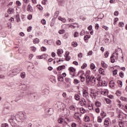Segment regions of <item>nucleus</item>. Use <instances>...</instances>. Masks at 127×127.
I'll use <instances>...</instances> for the list:
<instances>
[{
  "label": "nucleus",
  "instance_id": "f257e3e1",
  "mask_svg": "<svg viewBox=\"0 0 127 127\" xmlns=\"http://www.w3.org/2000/svg\"><path fill=\"white\" fill-rule=\"evenodd\" d=\"M118 55H119V53H117V50L116 51V53H113L111 56V63H115L116 62L115 59H118Z\"/></svg>",
  "mask_w": 127,
  "mask_h": 127
},
{
  "label": "nucleus",
  "instance_id": "f03ea898",
  "mask_svg": "<svg viewBox=\"0 0 127 127\" xmlns=\"http://www.w3.org/2000/svg\"><path fill=\"white\" fill-rule=\"evenodd\" d=\"M30 96H31V97L32 98V99H39V97H38V96L37 95V94L36 93H29V92H27V94H25V95H29ZM25 94H22V96H24Z\"/></svg>",
  "mask_w": 127,
  "mask_h": 127
},
{
  "label": "nucleus",
  "instance_id": "7ed1b4c3",
  "mask_svg": "<svg viewBox=\"0 0 127 127\" xmlns=\"http://www.w3.org/2000/svg\"><path fill=\"white\" fill-rule=\"evenodd\" d=\"M68 70L70 72V75L72 76V77L75 76L76 69H75V68H74L73 67L71 66L68 68Z\"/></svg>",
  "mask_w": 127,
  "mask_h": 127
},
{
  "label": "nucleus",
  "instance_id": "20e7f679",
  "mask_svg": "<svg viewBox=\"0 0 127 127\" xmlns=\"http://www.w3.org/2000/svg\"><path fill=\"white\" fill-rule=\"evenodd\" d=\"M20 71H21V68H17L13 69L11 72L12 73V75L15 76V75H17L18 73H20Z\"/></svg>",
  "mask_w": 127,
  "mask_h": 127
},
{
  "label": "nucleus",
  "instance_id": "39448f33",
  "mask_svg": "<svg viewBox=\"0 0 127 127\" xmlns=\"http://www.w3.org/2000/svg\"><path fill=\"white\" fill-rule=\"evenodd\" d=\"M86 80L87 84H89L90 82H91V83H94V82H93V79H92V78H91L90 75H86Z\"/></svg>",
  "mask_w": 127,
  "mask_h": 127
},
{
  "label": "nucleus",
  "instance_id": "423d86ee",
  "mask_svg": "<svg viewBox=\"0 0 127 127\" xmlns=\"http://www.w3.org/2000/svg\"><path fill=\"white\" fill-rule=\"evenodd\" d=\"M59 109H60L62 111H64V109H65V104H64V103L60 102V103H59Z\"/></svg>",
  "mask_w": 127,
  "mask_h": 127
},
{
  "label": "nucleus",
  "instance_id": "0eeeda50",
  "mask_svg": "<svg viewBox=\"0 0 127 127\" xmlns=\"http://www.w3.org/2000/svg\"><path fill=\"white\" fill-rule=\"evenodd\" d=\"M74 118L75 120L81 121V118H80V116H79V113H75L74 115Z\"/></svg>",
  "mask_w": 127,
  "mask_h": 127
},
{
  "label": "nucleus",
  "instance_id": "6e6552de",
  "mask_svg": "<svg viewBox=\"0 0 127 127\" xmlns=\"http://www.w3.org/2000/svg\"><path fill=\"white\" fill-rule=\"evenodd\" d=\"M65 65H60L58 66L57 69L58 71H61V70H63V69H65Z\"/></svg>",
  "mask_w": 127,
  "mask_h": 127
},
{
  "label": "nucleus",
  "instance_id": "1a4fd4ad",
  "mask_svg": "<svg viewBox=\"0 0 127 127\" xmlns=\"http://www.w3.org/2000/svg\"><path fill=\"white\" fill-rule=\"evenodd\" d=\"M54 110L52 108H50L48 111V113L50 116H51V115H53L54 113Z\"/></svg>",
  "mask_w": 127,
  "mask_h": 127
},
{
  "label": "nucleus",
  "instance_id": "9d476101",
  "mask_svg": "<svg viewBox=\"0 0 127 127\" xmlns=\"http://www.w3.org/2000/svg\"><path fill=\"white\" fill-rule=\"evenodd\" d=\"M57 1L58 2V3L59 5H61V6H63V4L64 3V0H57Z\"/></svg>",
  "mask_w": 127,
  "mask_h": 127
},
{
  "label": "nucleus",
  "instance_id": "9b49d317",
  "mask_svg": "<svg viewBox=\"0 0 127 127\" xmlns=\"http://www.w3.org/2000/svg\"><path fill=\"white\" fill-rule=\"evenodd\" d=\"M42 93H43V95H47L49 93V90L46 89H44L42 90Z\"/></svg>",
  "mask_w": 127,
  "mask_h": 127
},
{
  "label": "nucleus",
  "instance_id": "f8f14e48",
  "mask_svg": "<svg viewBox=\"0 0 127 127\" xmlns=\"http://www.w3.org/2000/svg\"><path fill=\"white\" fill-rule=\"evenodd\" d=\"M101 64L103 68H108V64H105L104 61L101 62Z\"/></svg>",
  "mask_w": 127,
  "mask_h": 127
},
{
  "label": "nucleus",
  "instance_id": "ddd939ff",
  "mask_svg": "<svg viewBox=\"0 0 127 127\" xmlns=\"http://www.w3.org/2000/svg\"><path fill=\"white\" fill-rule=\"evenodd\" d=\"M117 83L118 84L119 87H120V88H122V87H123V82L122 81V80H118Z\"/></svg>",
  "mask_w": 127,
  "mask_h": 127
},
{
  "label": "nucleus",
  "instance_id": "4468645a",
  "mask_svg": "<svg viewBox=\"0 0 127 127\" xmlns=\"http://www.w3.org/2000/svg\"><path fill=\"white\" fill-rule=\"evenodd\" d=\"M15 18L17 20V22H19V21H20V17L19 14H17V15H16Z\"/></svg>",
  "mask_w": 127,
  "mask_h": 127
},
{
  "label": "nucleus",
  "instance_id": "2eb2a0df",
  "mask_svg": "<svg viewBox=\"0 0 127 127\" xmlns=\"http://www.w3.org/2000/svg\"><path fill=\"white\" fill-rule=\"evenodd\" d=\"M62 53H63V50L60 49L58 50L57 54L59 56H60Z\"/></svg>",
  "mask_w": 127,
  "mask_h": 127
},
{
  "label": "nucleus",
  "instance_id": "dca6fc26",
  "mask_svg": "<svg viewBox=\"0 0 127 127\" xmlns=\"http://www.w3.org/2000/svg\"><path fill=\"white\" fill-rule=\"evenodd\" d=\"M99 72L100 73V74L104 75V73H105V70H104V69L100 68L99 69Z\"/></svg>",
  "mask_w": 127,
  "mask_h": 127
},
{
  "label": "nucleus",
  "instance_id": "f3484780",
  "mask_svg": "<svg viewBox=\"0 0 127 127\" xmlns=\"http://www.w3.org/2000/svg\"><path fill=\"white\" fill-rule=\"evenodd\" d=\"M43 56H47V54H44L42 56H37V59H43Z\"/></svg>",
  "mask_w": 127,
  "mask_h": 127
},
{
  "label": "nucleus",
  "instance_id": "a211bd4d",
  "mask_svg": "<svg viewBox=\"0 0 127 127\" xmlns=\"http://www.w3.org/2000/svg\"><path fill=\"white\" fill-rule=\"evenodd\" d=\"M83 96L85 98H87V96H88V92H87V90H84L83 92Z\"/></svg>",
  "mask_w": 127,
  "mask_h": 127
},
{
  "label": "nucleus",
  "instance_id": "6ab92c4d",
  "mask_svg": "<svg viewBox=\"0 0 127 127\" xmlns=\"http://www.w3.org/2000/svg\"><path fill=\"white\" fill-rule=\"evenodd\" d=\"M12 11H13V8H9L7 9V12L9 14H11V13H12Z\"/></svg>",
  "mask_w": 127,
  "mask_h": 127
},
{
  "label": "nucleus",
  "instance_id": "aec40b11",
  "mask_svg": "<svg viewBox=\"0 0 127 127\" xmlns=\"http://www.w3.org/2000/svg\"><path fill=\"white\" fill-rule=\"evenodd\" d=\"M65 81H66L67 83H69L70 84H71V81H72V80L68 77H65Z\"/></svg>",
  "mask_w": 127,
  "mask_h": 127
},
{
  "label": "nucleus",
  "instance_id": "412c9836",
  "mask_svg": "<svg viewBox=\"0 0 127 127\" xmlns=\"http://www.w3.org/2000/svg\"><path fill=\"white\" fill-rule=\"evenodd\" d=\"M90 37H91V36H89L88 35L84 36V41H86V40H88V39H89V38H90Z\"/></svg>",
  "mask_w": 127,
  "mask_h": 127
},
{
  "label": "nucleus",
  "instance_id": "4be33fe9",
  "mask_svg": "<svg viewBox=\"0 0 127 127\" xmlns=\"http://www.w3.org/2000/svg\"><path fill=\"white\" fill-rule=\"evenodd\" d=\"M85 122L86 123H88V122H90V117L88 116H86L85 117Z\"/></svg>",
  "mask_w": 127,
  "mask_h": 127
},
{
  "label": "nucleus",
  "instance_id": "5701e85b",
  "mask_svg": "<svg viewBox=\"0 0 127 127\" xmlns=\"http://www.w3.org/2000/svg\"><path fill=\"white\" fill-rule=\"evenodd\" d=\"M59 20H61L63 22H66V19H65V18H62L61 17H59Z\"/></svg>",
  "mask_w": 127,
  "mask_h": 127
},
{
  "label": "nucleus",
  "instance_id": "b1692460",
  "mask_svg": "<svg viewBox=\"0 0 127 127\" xmlns=\"http://www.w3.org/2000/svg\"><path fill=\"white\" fill-rule=\"evenodd\" d=\"M58 80L60 82H63V81H64V77H63V76H60L58 77Z\"/></svg>",
  "mask_w": 127,
  "mask_h": 127
},
{
  "label": "nucleus",
  "instance_id": "393cba45",
  "mask_svg": "<svg viewBox=\"0 0 127 127\" xmlns=\"http://www.w3.org/2000/svg\"><path fill=\"white\" fill-rule=\"evenodd\" d=\"M72 46H73V47H77L78 46V43H76V42H73L71 43Z\"/></svg>",
  "mask_w": 127,
  "mask_h": 127
},
{
  "label": "nucleus",
  "instance_id": "a878e982",
  "mask_svg": "<svg viewBox=\"0 0 127 127\" xmlns=\"http://www.w3.org/2000/svg\"><path fill=\"white\" fill-rule=\"evenodd\" d=\"M109 54H110V53L109 52V51L105 52L104 53V56L105 58H108V57H109Z\"/></svg>",
  "mask_w": 127,
  "mask_h": 127
},
{
  "label": "nucleus",
  "instance_id": "bb28decb",
  "mask_svg": "<svg viewBox=\"0 0 127 127\" xmlns=\"http://www.w3.org/2000/svg\"><path fill=\"white\" fill-rule=\"evenodd\" d=\"M80 113L81 114H85L86 113V110L84 109V108L82 107L80 108Z\"/></svg>",
  "mask_w": 127,
  "mask_h": 127
},
{
  "label": "nucleus",
  "instance_id": "cd10ccee",
  "mask_svg": "<svg viewBox=\"0 0 127 127\" xmlns=\"http://www.w3.org/2000/svg\"><path fill=\"white\" fill-rule=\"evenodd\" d=\"M90 66L91 70H94L95 69V68H96V66H95V64H91L90 65Z\"/></svg>",
  "mask_w": 127,
  "mask_h": 127
},
{
  "label": "nucleus",
  "instance_id": "c85d7f7f",
  "mask_svg": "<svg viewBox=\"0 0 127 127\" xmlns=\"http://www.w3.org/2000/svg\"><path fill=\"white\" fill-rule=\"evenodd\" d=\"M109 121H108L107 120H105L104 121V125L106 126V127H109Z\"/></svg>",
  "mask_w": 127,
  "mask_h": 127
},
{
  "label": "nucleus",
  "instance_id": "c756f323",
  "mask_svg": "<svg viewBox=\"0 0 127 127\" xmlns=\"http://www.w3.org/2000/svg\"><path fill=\"white\" fill-rule=\"evenodd\" d=\"M21 78L22 79H24L25 78V72H21L20 73Z\"/></svg>",
  "mask_w": 127,
  "mask_h": 127
},
{
  "label": "nucleus",
  "instance_id": "7c9ffc66",
  "mask_svg": "<svg viewBox=\"0 0 127 127\" xmlns=\"http://www.w3.org/2000/svg\"><path fill=\"white\" fill-rule=\"evenodd\" d=\"M73 83L75 85H77V84H79L80 83V80H78L77 79H74Z\"/></svg>",
  "mask_w": 127,
  "mask_h": 127
},
{
  "label": "nucleus",
  "instance_id": "2f4dec72",
  "mask_svg": "<svg viewBox=\"0 0 127 127\" xmlns=\"http://www.w3.org/2000/svg\"><path fill=\"white\" fill-rule=\"evenodd\" d=\"M95 106L96 107H97V108H99V107H101V103L99 101H96L95 103Z\"/></svg>",
  "mask_w": 127,
  "mask_h": 127
},
{
  "label": "nucleus",
  "instance_id": "473e14b6",
  "mask_svg": "<svg viewBox=\"0 0 127 127\" xmlns=\"http://www.w3.org/2000/svg\"><path fill=\"white\" fill-rule=\"evenodd\" d=\"M74 98H75V99L76 101H79V100H80V96H79V95H78V94H76V95L74 96Z\"/></svg>",
  "mask_w": 127,
  "mask_h": 127
},
{
  "label": "nucleus",
  "instance_id": "72a5a7b5",
  "mask_svg": "<svg viewBox=\"0 0 127 127\" xmlns=\"http://www.w3.org/2000/svg\"><path fill=\"white\" fill-rule=\"evenodd\" d=\"M119 26L120 27H124V26H125V23L123 22H120L119 23Z\"/></svg>",
  "mask_w": 127,
  "mask_h": 127
},
{
  "label": "nucleus",
  "instance_id": "f704fd0d",
  "mask_svg": "<svg viewBox=\"0 0 127 127\" xmlns=\"http://www.w3.org/2000/svg\"><path fill=\"white\" fill-rule=\"evenodd\" d=\"M59 34H63L64 33H65V30H64V29L60 30L59 31Z\"/></svg>",
  "mask_w": 127,
  "mask_h": 127
},
{
  "label": "nucleus",
  "instance_id": "c9c22d12",
  "mask_svg": "<svg viewBox=\"0 0 127 127\" xmlns=\"http://www.w3.org/2000/svg\"><path fill=\"white\" fill-rule=\"evenodd\" d=\"M20 117L21 119H25L24 114H23V113H22V112L20 113Z\"/></svg>",
  "mask_w": 127,
  "mask_h": 127
},
{
  "label": "nucleus",
  "instance_id": "e433bc0d",
  "mask_svg": "<svg viewBox=\"0 0 127 127\" xmlns=\"http://www.w3.org/2000/svg\"><path fill=\"white\" fill-rule=\"evenodd\" d=\"M31 8H32V7L30 5H28L27 6V11H32Z\"/></svg>",
  "mask_w": 127,
  "mask_h": 127
},
{
  "label": "nucleus",
  "instance_id": "4c0bfd02",
  "mask_svg": "<svg viewBox=\"0 0 127 127\" xmlns=\"http://www.w3.org/2000/svg\"><path fill=\"white\" fill-rule=\"evenodd\" d=\"M64 57L65 58V61H70V60L71 59V57H69V56H65Z\"/></svg>",
  "mask_w": 127,
  "mask_h": 127
},
{
  "label": "nucleus",
  "instance_id": "58836bf2",
  "mask_svg": "<svg viewBox=\"0 0 127 127\" xmlns=\"http://www.w3.org/2000/svg\"><path fill=\"white\" fill-rule=\"evenodd\" d=\"M41 22L43 25H45V24H46V20H45L44 19H42Z\"/></svg>",
  "mask_w": 127,
  "mask_h": 127
},
{
  "label": "nucleus",
  "instance_id": "ea45409f",
  "mask_svg": "<svg viewBox=\"0 0 127 127\" xmlns=\"http://www.w3.org/2000/svg\"><path fill=\"white\" fill-rule=\"evenodd\" d=\"M33 43H39V39H38V38H35L33 40Z\"/></svg>",
  "mask_w": 127,
  "mask_h": 127
},
{
  "label": "nucleus",
  "instance_id": "a19ab883",
  "mask_svg": "<svg viewBox=\"0 0 127 127\" xmlns=\"http://www.w3.org/2000/svg\"><path fill=\"white\" fill-rule=\"evenodd\" d=\"M16 4L18 6H20L21 5V2H20V1H19V0H17L16 1Z\"/></svg>",
  "mask_w": 127,
  "mask_h": 127
},
{
  "label": "nucleus",
  "instance_id": "79ce46f5",
  "mask_svg": "<svg viewBox=\"0 0 127 127\" xmlns=\"http://www.w3.org/2000/svg\"><path fill=\"white\" fill-rule=\"evenodd\" d=\"M32 30V26H29L27 29V31L28 32H30Z\"/></svg>",
  "mask_w": 127,
  "mask_h": 127
},
{
  "label": "nucleus",
  "instance_id": "37998d69",
  "mask_svg": "<svg viewBox=\"0 0 127 127\" xmlns=\"http://www.w3.org/2000/svg\"><path fill=\"white\" fill-rule=\"evenodd\" d=\"M118 74V70L117 69H115L113 71V74L114 76L117 75Z\"/></svg>",
  "mask_w": 127,
  "mask_h": 127
},
{
  "label": "nucleus",
  "instance_id": "c03bdc74",
  "mask_svg": "<svg viewBox=\"0 0 127 127\" xmlns=\"http://www.w3.org/2000/svg\"><path fill=\"white\" fill-rule=\"evenodd\" d=\"M101 116H102V117H107V114H106V113H105V112L102 111V112H101L100 113Z\"/></svg>",
  "mask_w": 127,
  "mask_h": 127
},
{
  "label": "nucleus",
  "instance_id": "a18cd8bd",
  "mask_svg": "<svg viewBox=\"0 0 127 127\" xmlns=\"http://www.w3.org/2000/svg\"><path fill=\"white\" fill-rule=\"evenodd\" d=\"M119 76L120 77H121V78H124V72L123 71H121L119 73Z\"/></svg>",
  "mask_w": 127,
  "mask_h": 127
},
{
  "label": "nucleus",
  "instance_id": "49530a36",
  "mask_svg": "<svg viewBox=\"0 0 127 127\" xmlns=\"http://www.w3.org/2000/svg\"><path fill=\"white\" fill-rule=\"evenodd\" d=\"M80 78L81 79V82L83 83V82H85V77L82 76V75L80 76Z\"/></svg>",
  "mask_w": 127,
  "mask_h": 127
},
{
  "label": "nucleus",
  "instance_id": "de8ad7c7",
  "mask_svg": "<svg viewBox=\"0 0 127 127\" xmlns=\"http://www.w3.org/2000/svg\"><path fill=\"white\" fill-rule=\"evenodd\" d=\"M119 126L120 127H124V122H119Z\"/></svg>",
  "mask_w": 127,
  "mask_h": 127
},
{
  "label": "nucleus",
  "instance_id": "09e8293b",
  "mask_svg": "<svg viewBox=\"0 0 127 127\" xmlns=\"http://www.w3.org/2000/svg\"><path fill=\"white\" fill-rule=\"evenodd\" d=\"M120 99L122 101H124V102H127V99L126 97H121Z\"/></svg>",
  "mask_w": 127,
  "mask_h": 127
},
{
  "label": "nucleus",
  "instance_id": "8fccbe9b",
  "mask_svg": "<svg viewBox=\"0 0 127 127\" xmlns=\"http://www.w3.org/2000/svg\"><path fill=\"white\" fill-rule=\"evenodd\" d=\"M87 67V64L84 63L82 64V66H81V69H85Z\"/></svg>",
  "mask_w": 127,
  "mask_h": 127
},
{
  "label": "nucleus",
  "instance_id": "3c124183",
  "mask_svg": "<svg viewBox=\"0 0 127 127\" xmlns=\"http://www.w3.org/2000/svg\"><path fill=\"white\" fill-rule=\"evenodd\" d=\"M101 84L102 86H107L108 85V83H107L105 81H102Z\"/></svg>",
  "mask_w": 127,
  "mask_h": 127
},
{
  "label": "nucleus",
  "instance_id": "603ef678",
  "mask_svg": "<svg viewBox=\"0 0 127 127\" xmlns=\"http://www.w3.org/2000/svg\"><path fill=\"white\" fill-rule=\"evenodd\" d=\"M103 122V120H102V118H101V117L98 116V123H102Z\"/></svg>",
  "mask_w": 127,
  "mask_h": 127
},
{
  "label": "nucleus",
  "instance_id": "864d4df0",
  "mask_svg": "<svg viewBox=\"0 0 127 127\" xmlns=\"http://www.w3.org/2000/svg\"><path fill=\"white\" fill-rule=\"evenodd\" d=\"M119 21V18L116 17L115 18V20H114V24L115 25H116V24H117V22H118Z\"/></svg>",
  "mask_w": 127,
  "mask_h": 127
},
{
  "label": "nucleus",
  "instance_id": "5fc2aeb1",
  "mask_svg": "<svg viewBox=\"0 0 127 127\" xmlns=\"http://www.w3.org/2000/svg\"><path fill=\"white\" fill-rule=\"evenodd\" d=\"M69 109L71 111H75V107H74V106L71 105L70 107H69Z\"/></svg>",
  "mask_w": 127,
  "mask_h": 127
},
{
  "label": "nucleus",
  "instance_id": "6e6d98bb",
  "mask_svg": "<svg viewBox=\"0 0 127 127\" xmlns=\"http://www.w3.org/2000/svg\"><path fill=\"white\" fill-rule=\"evenodd\" d=\"M85 35V30H82L80 33V35L83 36Z\"/></svg>",
  "mask_w": 127,
  "mask_h": 127
},
{
  "label": "nucleus",
  "instance_id": "4d7b16f0",
  "mask_svg": "<svg viewBox=\"0 0 127 127\" xmlns=\"http://www.w3.org/2000/svg\"><path fill=\"white\" fill-rule=\"evenodd\" d=\"M106 101L107 104H111L112 103V101L110 99H106Z\"/></svg>",
  "mask_w": 127,
  "mask_h": 127
},
{
  "label": "nucleus",
  "instance_id": "13d9d810",
  "mask_svg": "<svg viewBox=\"0 0 127 127\" xmlns=\"http://www.w3.org/2000/svg\"><path fill=\"white\" fill-rule=\"evenodd\" d=\"M31 49L33 51V52H35V51H36V48H35V47H31Z\"/></svg>",
  "mask_w": 127,
  "mask_h": 127
},
{
  "label": "nucleus",
  "instance_id": "bf43d9fd",
  "mask_svg": "<svg viewBox=\"0 0 127 127\" xmlns=\"http://www.w3.org/2000/svg\"><path fill=\"white\" fill-rule=\"evenodd\" d=\"M81 102L83 103L84 106H86V100L85 99H81Z\"/></svg>",
  "mask_w": 127,
  "mask_h": 127
},
{
  "label": "nucleus",
  "instance_id": "052dcab7",
  "mask_svg": "<svg viewBox=\"0 0 127 127\" xmlns=\"http://www.w3.org/2000/svg\"><path fill=\"white\" fill-rule=\"evenodd\" d=\"M109 84H110V87L111 88H113V87H115V85L113 84V81H111Z\"/></svg>",
  "mask_w": 127,
  "mask_h": 127
},
{
  "label": "nucleus",
  "instance_id": "680f3d73",
  "mask_svg": "<svg viewBox=\"0 0 127 127\" xmlns=\"http://www.w3.org/2000/svg\"><path fill=\"white\" fill-rule=\"evenodd\" d=\"M1 127H8V124L5 123L4 124L1 125Z\"/></svg>",
  "mask_w": 127,
  "mask_h": 127
},
{
  "label": "nucleus",
  "instance_id": "e2e57ef3",
  "mask_svg": "<svg viewBox=\"0 0 127 127\" xmlns=\"http://www.w3.org/2000/svg\"><path fill=\"white\" fill-rule=\"evenodd\" d=\"M27 18L29 20H31V19H32V15L29 14V15L27 16Z\"/></svg>",
  "mask_w": 127,
  "mask_h": 127
},
{
  "label": "nucleus",
  "instance_id": "0e129e2a",
  "mask_svg": "<svg viewBox=\"0 0 127 127\" xmlns=\"http://www.w3.org/2000/svg\"><path fill=\"white\" fill-rule=\"evenodd\" d=\"M91 80H93V83H94V82H96V78H95V76H91Z\"/></svg>",
  "mask_w": 127,
  "mask_h": 127
},
{
  "label": "nucleus",
  "instance_id": "69168bd1",
  "mask_svg": "<svg viewBox=\"0 0 127 127\" xmlns=\"http://www.w3.org/2000/svg\"><path fill=\"white\" fill-rule=\"evenodd\" d=\"M121 94V91L117 90L116 92V94L117 95V96H120Z\"/></svg>",
  "mask_w": 127,
  "mask_h": 127
},
{
  "label": "nucleus",
  "instance_id": "338daca9",
  "mask_svg": "<svg viewBox=\"0 0 127 127\" xmlns=\"http://www.w3.org/2000/svg\"><path fill=\"white\" fill-rule=\"evenodd\" d=\"M71 127H77V125L76 124V123H73L71 124Z\"/></svg>",
  "mask_w": 127,
  "mask_h": 127
},
{
  "label": "nucleus",
  "instance_id": "774afa93",
  "mask_svg": "<svg viewBox=\"0 0 127 127\" xmlns=\"http://www.w3.org/2000/svg\"><path fill=\"white\" fill-rule=\"evenodd\" d=\"M46 48L45 47H42L41 50L42 51H46Z\"/></svg>",
  "mask_w": 127,
  "mask_h": 127
}]
</instances>
